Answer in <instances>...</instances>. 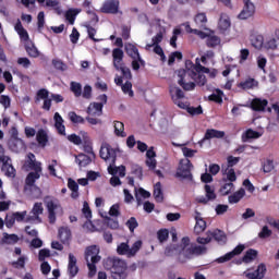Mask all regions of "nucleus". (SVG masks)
Instances as JSON below:
<instances>
[{"instance_id": "nucleus-63", "label": "nucleus", "mask_w": 279, "mask_h": 279, "mask_svg": "<svg viewBox=\"0 0 279 279\" xmlns=\"http://www.w3.org/2000/svg\"><path fill=\"white\" fill-rule=\"evenodd\" d=\"M274 169V160H266V162L263 165V171L264 173H271V170Z\"/></svg>"}, {"instance_id": "nucleus-14", "label": "nucleus", "mask_w": 279, "mask_h": 279, "mask_svg": "<svg viewBox=\"0 0 279 279\" xmlns=\"http://www.w3.org/2000/svg\"><path fill=\"white\" fill-rule=\"evenodd\" d=\"M100 158H102V160H108V158H112V165H114V162H117V150L108 144L101 146Z\"/></svg>"}, {"instance_id": "nucleus-47", "label": "nucleus", "mask_w": 279, "mask_h": 279, "mask_svg": "<svg viewBox=\"0 0 279 279\" xmlns=\"http://www.w3.org/2000/svg\"><path fill=\"white\" fill-rule=\"evenodd\" d=\"M221 44V39L218 36L215 35H208L207 36V47L215 48L217 45Z\"/></svg>"}, {"instance_id": "nucleus-34", "label": "nucleus", "mask_w": 279, "mask_h": 279, "mask_svg": "<svg viewBox=\"0 0 279 279\" xmlns=\"http://www.w3.org/2000/svg\"><path fill=\"white\" fill-rule=\"evenodd\" d=\"M51 64L56 71H60L61 73H64V71H68L69 65L62 61V59H52Z\"/></svg>"}, {"instance_id": "nucleus-40", "label": "nucleus", "mask_w": 279, "mask_h": 279, "mask_svg": "<svg viewBox=\"0 0 279 279\" xmlns=\"http://www.w3.org/2000/svg\"><path fill=\"white\" fill-rule=\"evenodd\" d=\"M196 220V225L194 227V232H196V234H201V232H204V230H206V221L199 217H195Z\"/></svg>"}, {"instance_id": "nucleus-22", "label": "nucleus", "mask_w": 279, "mask_h": 279, "mask_svg": "<svg viewBox=\"0 0 279 279\" xmlns=\"http://www.w3.org/2000/svg\"><path fill=\"white\" fill-rule=\"evenodd\" d=\"M54 128H57L59 134L61 136H66V128L64 126V120L62 119V116H60L59 112L54 113Z\"/></svg>"}, {"instance_id": "nucleus-11", "label": "nucleus", "mask_w": 279, "mask_h": 279, "mask_svg": "<svg viewBox=\"0 0 279 279\" xmlns=\"http://www.w3.org/2000/svg\"><path fill=\"white\" fill-rule=\"evenodd\" d=\"M223 136H226V132L215 129H208L205 133L204 138L198 142V145L199 147H204V143H206V141H210L211 138H223Z\"/></svg>"}, {"instance_id": "nucleus-31", "label": "nucleus", "mask_w": 279, "mask_h": 279, "mask_svg": "<svg viewBox=\"0 0 279 279\" xmlns=\"http://www.w3.org/2000/svg\"><path fill=\"white\" fill-rule=\"evenodd\" d=\"M218 27L219 29H221V32H226L227 29H230V17L228 16V14L222 13L220 15Z\"/></svg>"}, {"instance_id": "nucleus-42", "label": "nucleus", "mask_w": 279, "mask_h": 279, "mask_svg": "<svg viewBox=\"0 0 279 279\" xmlns=\"http://www.w3.org/2000/svg\"><path fill=\"white\" fill-rule=\"evenodd\" d=\"M70 90L73 92L74 97H82V84H80L77 82H71Z\"/></svg>"}, {"instance_id": "nucleus-8", "label": "nucleus", "mask_w": 279, "mask_h": 279, "mask_svg": "<svg viewBox=\"0 0 279 279\" xmlns=\"http://www.w3.org/2000/svg\"><path fill=\"white\" fill-rule=\"evenodd\" d=\"M193 169V163L189 159H181L180 165L177 171V178H182V180H193V173H191Z\"/></svg>"}, {"instance_id": "nucleus-60", "label": "nucleus", "mask_w": 279, "mask_h": 279, "mask_svg": "<svg viewBox=\"0 0 279 279\" xmlns=\"http://www.w3.org/2000/svg\"><path fill=\"white\" fill-rule=\"evenodd\" d=\"M272 232L269 229V227L264 226L262 228V231L258 233L259 239H269V236H271Z\"/></svg>"}, {"instance_id": "nucleus-21", "label": "nucleus", "mask_w": 279, "mask_h": 279, "mask_svg": "<svg viewBox=\"0 0 279 279\" xmlns=\"http://www.w3.org/2000/svg\"><path fill=\"white\" fill-rule=\"evenodd\" d=\"M87 113L92 117H101L104 114V106L102 104L92 102L87 108Z\"/></svg>"}, {"instance_id": "nucleus-37", "label": "nucleus", "mask_w": 279, "mask_h": 279, "mask_svg": "<svg viewBox=\"0 0 279 279\" xmlns=\"http://www.w3.org/2000/svg\"><path fill=\"white\" fill-rule=\"evenodd\" d=\"M37 142L41 147H46L49 142V137L47 136V132L45 130H39L36 135Z\"/></svg>"}, {"instance_id": "nucleus-28", "label": "nucleus", "mask_w": 279, "mask_h": 279, "mask_svg": "<svg viewBox=\"0 0 279 279\" xmlns=\"http://www.w3.org/2000/svg\"><path fill=\"white\" fill-rule=\"evenodd\" d=\"M15 32H17L21 40H24L25 43H29V34H27V31H25L20 20L15 24Z\"/></svg>"}, {"instance_id": "nucleus-13", "label": "nucleus", "mask_w": 279, "mask_h": 279, "mask_svg": "<svg viewBox=\"0 0 279 279\" xmlns=\"http://www.w3.org/2000/svg\"><path fill=\"white\" fill-rule=\"evenodd\" d=\"M100 12L104 14H117L119 12V0H107L102 4Z\"/></svg>"}, {"instance_id": "nucleus-48", "label": "nucleus", "mask_w": 279, "mask_h": 279, "mask_svg": "<svg viewBox=\"0 0 279 279\" xmlns=\"http://www.w3.org/2000/svg\"><path fill=\"white\" fill-rule=\"evenodd\" d=\"M223 92L221 89H216V93L209 96V101H216V104H221L223 101Z\"/></svg>"}, {"instance_id": "nucleus-26", "label": "nucleus", "mask_w": 279, "mask_h": 279, "mask_svg": "<svg viewBox=\"0 0 279 279\" xmlns=\"http://www.w3.org/2000/svg\"><path fill=\"white\" fill-rule=\"evenodd\" d=\"M58 236L61 243H69L71 241V229L69 227L59 228Z\"/></svg>"}, {"instance_id": "nucleus-54", "label": "nucleus", "mask_w": 279, "mask_h": 279, "mask_svg": "<svg viewBox=\"0 0 279 279\" xmlns=\"http://www.w3.org/2000/svg\"><path fill=\"white\" fill-rule=\"evenodd\" d=\"M77 14H80V12H77L75 10H69L65 13V19H66V21H69L70 25L75 24V17L77 16Z\"/></svg>"}, {"instance_id": "nucleus-17", "label": "nucleus", "mask_w": 279, "mask_h": 279, "mask_svg": "<svg viewBox=\"0 0 279 279\" xmlns=\"http://www.w3.org/2000/svg\"><path fill=\"white\" fill-rule=\"evenodd\" d=\"M68 271L71 278H75L80 271L77 267V258L72 253L69 254Z\"/></svg>"}, {"instance_id": "nucleus-49", "label": "nucleus", "mask_w": 279, "mask_h": 279, "mask_svg": "<svg viewBox=\"0 0 279 279\" xmlns=\"http://www.w3.org/2000/svg\"><path fill=\"white\" fill-rule=\"evenodd\" d=\"M251 45L255 47V49H260L263 47V36L262 35H253L251 37Z\"/></svg>"}, {"instance_id": "nucleus-15", "label": "nucleus", "mask_w": 279, "mask_h": 279, "mask_svg": "<svg viewBox=\"0 0 279 279\" xmlns=\"http://www.w3.org/2000/svg\"><path fill=\"white\" fill-rule=\"evenodd\" d=\"M8 145L9 149L14 154L25 151V142H23L21 138H10Z\"/></svg>"}, {"instance_id": "nucleus-7", "label": "nucleus", "mask_w": 279, "mask_h": 279, "mask_svg": "<svg viewBox=\"0 0 279 279\" xmlns=\"http://www.w3.org/2000/svg\"><path fill=\"white\" fill-rule=\"evenodd\" d=\"M179 77L178 84L183 88V90H195V83L189 82L186 83V77H192V75H197L194 71L181 69L177 72Z\"/></svg>"}, {"instance_id": "nucleus-3", "label": "nucleus", "mask_w": 279, "mask_h": 279, "mask_svg": "<svg viewBox=\"0 0 279 279\" xmlns=\"http://www.w3.org/2000/svg\"><path fill=\"white\" fill-rule=\"evenodd\" d=\"M44 204L48 210L49 223H56V216L58 213H62V205H60V201L53 196H46L44 198Z\"/></svg>"}, {"instance_id": "nucleus-39", "label": "nucleus", "mask_w": 279, "mask_h": 279, "mask_svg": "<svg viewBox=\"0 0 279 279\" xmlns=\"http://www.w3.org/2000/svg\"><path fill=\"white\" fill-rule=\"evenodd\" d=\"M239 86L240 88H243V90H250V88H256V86H258V82L254 78H248L240 83Z\"/></svg>"}, {"instance_id": "nucleus-4", "label": "nucleus", "mask_w": 279, "mask_h": 279, "mask_svg": "<svg viewBox=\"0 0 279 279\" xmlns=\"http://www.w3.org/2000/svg\"><path fill=\"white\" fill-rule=\"evenodd\" d=\"M113 66L117 71H121L123 77L132 80V72L130 68L123 64V50L121 48H114L112 51Z\"/></svg>"}, {"instance_id": "nucleus-24", "label": "nucleus", "mask_w": 279, "mask_h": 279, "mask_svg": "<svg viewBox=\"0 0 279 279\" xmlns=\"http://www.w3.org/2000/svg\"><path fill=\"white\" fill-rule=\"evenodd\" d=\"M95 160V158L87 156L85 154H78L75 156V162H77L78 167H88Z\"/></svg>"}, {"instance_id": "nucleus-44", "label": "nucleus", "mask_w": 279, "mask_h": 279, "mask_svg": "<svg viewBox=\"0 0 279 279\" xmlns=\"http://www.w3.org/2000/svg\"><path fill=\"white\" fill-rule=\"evenodd\" d=\"M258 256V251L250 248L243 257L244 263H252Z\"/></svg>"}, {"instance_id": "nucleus-38", "label": "nucleus", "mask_w": 279, "mask_h": 279, "mask_svg": "<svg viewBox=\"0 0 279 279\" xmlns=\"http://www.w3.org/2000/svg\"><path fill=\"white\" fill-rule=\"evenodd\" d=\"M2 243H5V245H14L19 243V235L3 233Z\"/></svg>"}, {"instance_id": "nucleus-18", "label": "nucleus", "mask_w": 279, "mask_h": 279, "mask_svg": "<svg viewBox=\"0 0 279 279\" xmlns=\"http://www.w3.org/2000/svg\"><path fill=\"white\" fill-rule=\"evenodd\" d=\"M268 104L269 101H267V99L254 98L251 101L250 108H252V110L255 112H265Z\"/></svg>"}, {"instance_id": "nucleus-25", "label": "nucleus", "mask_w": 279, "mask_h": 279, "mask_svg": "<svg viewBox=\"0 0 279 279\" xmlns=\"http://www.w3.org/2000/svg\"><path fill=\"white\" fill-rule=\"evenodd\" d=\"M210 236L211 239H215L217 243H220V245H226V242L228 241L226 233L219 229H216L215 231H210Z\"/></svg>"}, {"instance_id": "nucleus-55", "label": "nucleus", "mask_w": 279, "mask_h": 279, "mask_svg": "<svg viewBox=\"0 0 279 279\" xmlns=\"http://www.w3.org/2000/svg\"><path fill=\"white\" fill-rule=\"evenodd\" d=\"M121 88L125 95H129V97H134V92L132 90V83L130 81H126L125 84H122Z\"/></svg>"}, {"instance_id": "nucleus-64", "label": "nucleus", "mask_w": 279, "mask_h": 279, "mask_svg": "<svg viewBox=\"0 0 279 279\" xmlns=\"http://www.w3.org/2000/svg\"><path fill=\"white\" fill-rule=\"evenodd\" d=\"M15 221L16 220L14 218V214H8L4 219V223H5L7 228H12V226H14Z\"/></svg>"}, {"instance_id": "nucleus-57", "label": "nucleus", "mask_w": 279, "mask_h": 279, "mask_svg": "<svg viewBox=\"0 0 279 279\" xmlns=\"http://www.w3.org/2000/svg\"><path fill=\"white\" fill-rule=\"evenodd\" d=\"M37 27L38 32H43V28L45 27V12L40 11L37 15Z\"/></svg>"}, {"instance_id": "nucleus-10", "label": "nucleus", "mask_w": 279, "mask_h": 279, "mask_svg": "<svg viewBox=\"0 0 279 279\" xmlns=\"http://www.w3.org/2000/svg\"><path fill=\"white\" fill-rule=\"evenodd\" d=\"M243 10L238 15V19H240L241 21H246V19H251V16H254L256 12V7L253 4L252 0H243Z\"/></svg>"}, {"instance_id": "nucleus-6", "label": "nucleus", "mask_w": 279, "mask_h": 279, "mask_svg": "<svg viewBox=\"0 0 279 279\" xmlns=\"http://www.w3.org/2000/svg\"><path fill=\"white\" fill-rule=\"evenodd\" d=\"M0 162H2L1 171L8 175V178H14L16 175V170L12 166V159L5 156V149L0 145Z\"/></svg>"}, {"instance_id": "nucleus-32", "label": "nucleus", "mask_w": 279, "mask_h": 279, "mask_svg": "<svg viewBox=\"0 0 279 279\" xmlns=\"http://www.w3.org/2000/svg\"><path fill=\"white\" fill-rule=\"evenodd\" d=\"M108 172L110 173V175H117V173H119L120 178H125V166L117 167L111 163L108 167Z\"/></svg>"}, {"instance_id": "nucleus-51", "label": "nucleus", "mask_w": 279, "mask_h": 279, "mask_svg": "<svg viewBox=\"0 0 279 279\" xmlns=\"http://www.w3.org/2000/svg\"><path fill=\"white\" fill-rule=\"evenodd\" d=\"M225 173L227 174V179H223V182H236V173L234 172V169L227 168Z\"/></svg>"}, {"instance_id": "nucleus-59", "label": "nucleus", "mask_w": 279, "mask_h": 279, "mask_svg": "<svg viewBox=\"0 0 279 279\" xmlns=\"http://www.w3.org/2000/svg\"><path fill=\"white\" fill-rule=\"evenodd\" d=\"M69 119L72 123H84V118L77 116L74 111L69 112Z\"/></svg>"}, {"instance_id": "nucleus-29", "label": "nucleus", "mask_w": 279, "mask_h": 279, "mask_svg": "<svg viewBox=\"0 0 279 279\" xmlns=\"http://www.w3.org/2000/svg\"><path fill=\"white\" fill-rule=\"evenodd\" d=\"M153 195L159 204L165 202V194H162V184L160 182L155 184Z\"/></svg>"}, {"instance_id": "nucleus-19", "label": "nucleus", "mask_w": 279, "mask_h": 279, "mask_svg": "<svg viewBox=\"0 0 279 279\" xmlns=\"http://www.w3.org/2000/svg\"><path fill=\"white\" fill-rule=\"evenodd\" d=\"M125 51L130 58L133 60H138L140 64H145V61L142 60L141 53H138V48L132 44H126L125 45Z\"/></svg>"}, {"instance_id": "nucleus-27", "label": "nucleus", "mask_w": 279, "mask_h": 279, "mask_svg": "<svg viewBox=\"0 0 279 279\" xmlns=\"http://www.w3.org/2000/svg\"><path fill=\"white\" fill-rule=\"evenodd\" d=\"M25 51L31 58H38L40 56V51H38V48H36L32 40L25 43Z\"/></svg>"}, {"instance_id": "nucleus-9", "label": "nucleus", "mask_w": 279, "mask_h": 279, "mask_svg": "<svg viewBox=\"0 0 279 279\" xmlns=\"http://www.w3.org/2000/svg\"><path fill=\"white\" fill-rule=\"evenodd\" d=\"M28 167L34 172L27 174L25 184H36V180H40V173H43L41 163L39 161H32V163H28Z\"/></svg>"}, {"instance_id": "nucleus-62", "label": "nucleus", "mask_w": 279, "mask_h": 279, "mask_svg": "<svg viewBox=\"0 0 279 279\" xmlns=\"http://www.w3.org/2000/svg\"><path fill=\"white\" fill-rule=\"evenodd\" d=\"M205 193L208 199H217V194H215V190H213V187L208 184L205 185Z\"/></svg>"}, {"instance_id": "nucleus-43", "label": "nucleus", "mask_w": 279, "mask_h": 279, "mask_svg": "<svg viewBox=\"0 0 279 279\" xmlns=\"http://www.w3.org/2000/svg\"><path fill=\"white\" fill-rule=\"evenodd\" d=\"M233 190H234V183L228 182L221 185L220 193L221 195L226 196V195H230Z\"/></svg>"}, {"instance_id": "nucleus-36", "label": "nucleus", "mask_w": 279, "mask_h": 279, "mask_svg": "<svg viewBox=\"0 0 279 279\" xmlns=\"http://www.w3.org/2000/svg\"><path fill=\"white\" fill-rule=\"evenodd\" d=\"M194 21L201 29H206V23H208V19L206 17V13H198L194 17Z\"/></svg>"}, {"instance_id": "nucleus-33", "label": "nucleus", "mask_w": 279, "mask_h": 279, "mask_svg": "<svg viewBox=\"0 0 279 279\" xmlns=\"http://www.w3.org/2000/svg\"><path fill=\"white\" fill-rule=\"evenodd\" d=\"M68 186L70 191H72L71 197L73 199H77V197H80V192H77L80 190V185L77 184V182H75V180L73 179H69Z\"/></svg>"}, {"instance_id": "nucleus-12", "label": "nucleus", "mask_w": 279, "mask_h": 279, "mask_svg": "<svg viewBox=\"0 0 279 279\" xmlns=\"http://www.w3.org/2000/svg\"><path fill=\"white\" fill-rule=\"evenodd\" d=\"M43 213H45L43 203H35L31 216L27 217V221H38V223H41L43 219H40V215H43Z\"/></svg>"}, {"instance_id": "nucleus-2", "label": "nucleus", "mask_w": 279, "mask_h": 279, "mask_svg": "<svg viewBox=\"0 0 279 279\" xmlns=\"http://www.w3.org/2000/svg\"><path fill=\"white\" fill-rule=\"evenodd\" d=\"M85 260L87 263V267L89 269V278H93L97 274L96 264L101 260V256H99V246L92 245L88 246L85 251Z\"/></svg>"}, {"instance_id": "nucleus-20", "label": "nucleus", "mask_w": 279, "mask_h": 279, "mask_svg": "<svg viewBox=\"0 0 279 279\" xmlns=\"http://www.w3.org/2000/svg\"><path fill=\"white\" fill-rule=\"evenodd\" d=\"M266 272H267V266H265V264H259L255 271L246 274V278L264 279Z\"/></svg>"}, {"instance_id": "nucleus-46", "label": "nucleus", "mask_w": 279, "mask_h": 279, "mask_svg": "<svg viewBox=\"0 0 279 279\" xmlns=\"http://www.w3.org/2000/svg\"><path fill=\"white\" fill-rule=\"evenodd\" d=\"M117 252L120 254V256H130V245H128L125 242H122L120 245H118Z\"/></svg>"}, {"instance_id": "nucleus-58", "label": "nucleus", "mask_w": 279, "mask_h": 279, "mask_svg": "<svg viewBox=\"0 0 279 279\" xmlns=\"http://www.w3.org/2000/svg\"><path fill=\"white\" fill-rule=\"evenodd\" d=\"M157 236L160 243H165L167 239H169V230L167 229H161L157 232Z\"/></svg>"}, {"instance_id": "nucleus-30", "label": "nucleus", "mask_w": 279, "mask_h": 279, "mask_svg": "<svg viewBox=\"0 0 279 279\" xmlns=\"http://www.w3.org/2000/svg\"><path fill=\"white\" fill-rule=\"evenodd\" d=\"M245 197V189L241 187L238 192L229 196V204H239Z\"/></svg>"}, {"instance_id": "nucleus-41", "label": "nucleus", "mask_w": 279, "mask_h": 279, "mask_svg": "<svg viewBox=\"0 0 279 279\" xmlns=\"http://www.w3.org/2000/svg\"><path fill=\"white\" fill-rule=\"evenodd\" d=\"M141 247H143V241L141 240H137L136 242H134L132 247L129 246V257L136 256Z\"/></svg>"}, {"instance_id": "nucleus-16", "label": "nucleus", "mask_w": 279, "mask_h": 279, "mask_svg": "<svg viewBox=\"0 0 279 279\" xmlns=\"http://www.w3.org/2000/svg\"><path fill=\"white\" fill-rule=\"evenodd\" d=\"M245 250V245L239 244L233 251L227 253L225 256H221L216 259V263H228V260H232L233 256H239Z\"/></svg>"}, {"instance_id": "nucleus-35", "label": "nucleus", "mask_w": 279, "mask_h": 279, "mask_svg": "<svg viewBox=\"0 0 279 279\" xmlns=\"http://www.w3.org/2000/svg\"><path fill=\"white\" fill-rule=\"evenodd\" d=\"M263 136V133L256 132L252 129L246 130V132L242 135V141L245 143L246 141H250V138H260Z\"/></svg>"}, {"instance_id": "nucleus-1", "label": "nucleus", "mask_w": 279, "mask_h": 279, "mask_svg": "<svg viewBox=\"0 0 279 279\" xmlns=\"http://www.w3.org/2000/svg\"><path fill=\"white\" fill-rule=\"evenodd\" d=\"M206 252H208L206 246H199L192 243L190 236L182 238L180 244H170L165 250L166 256H175V254H180L187 260L195 258V256H202L206 254Z\"/></svg>"}, {"instance_id": "nucleus-45", "label": "nucleus", "mask_w": 279, "mask_h": 279, "mask_svg": "<svg viewBox=\"0 0 279 279\" xmlns=\"http://www.w3.org/2000/svg\"><path fill=\"white\" fill-rule=\"evenodd\" d=\"M125 125L123 124V122L120 121H116L114 122V134L117 136H122V138H125V132H123Z\"/></svg>"}, {"instance_id": "nucleus-50", "label": "nucleus", "mask_w": 279, "mask_h": 279, "mask_svg": "<svg viewBox=\"0 0 279 279\" xmlns=\"http://www.w3.org/2000/svg\"><path fill=\"white\" fill-rule=\"evenodd\" d=\"M170 95L174 96V99H184V92L180 87H171Z\"/></svg>"}, {"instance_id": "nucleus-53", "label": "nucleus", "mask_w": 279, "mask_h": 279, "mask_svg": "<svg viewBox=\"0 0 279 279\" xmlns=\"http://www.w3.org/2000/svg\"><path fill=\"white\" fill-rule=\"evenodd\" d=\"M153 43L146 45V50L151 49V47H155L157 45H160L162 43V33H158L155 37H153Z\"/></svg>"}, {"instance_id": "nucleus-56", "label": "nucleus", "mask_w": 279, "mask_h": 279, "mask_svg": "<svg viewBox=\"0 0 279 279\" xmlns=\"http://www.w3.org/2000/svg\"><path fill=\"white\" fill-rule=\"evenodd\" d=\"M106 225L111 230H118V228H119V220L118 219H112L110 217H106Z\"/></svg>"}, {"instance_id": "nucleus-52", "label": "nucleus", "mask_w": 279, "mask_h": 279, "mask_svg": "<svg viewBox=\"0 0 279 279\" xmlns=\"http://www.w3.org/2000/svg\"><path fill=\"white\" fill-rule=\"evenodd\" d=\"M40 99H44V101L46 99H49V90H47L45 88L44 89H39L37 92V97L35 99V104H40Z\"/></svg>"}, {"instance_id": "nucleus-5", "label": "nucleus", "mask_w": 279, "mask_h": 279, "mask_svg": "<svg viewBox=\"0 0 279 279\" xmlns=\"http://www.w3.org/2000/svg\"><path fill=\"white\" fill-rule=\"evenodd\" d=\"M128 269V264H125V260L121 258H113L111 259V277L113 279H125L128 278V274H125V270Z\"/></svg>"}, {"instance_id": "nucleus-61", "label": "nucleus", "mask_w": 279, "mask_h": 279, "mask_svg": "<svg viewBox=\"0 0 279 279\" xmlns=\"http://www.w3.org/2000/svg\"><path fill=\"white\" fill-rule=\"evenodd\" d=\"M126 226H128L130 232H134V230H136V228H138V221H136V218L131 217V218L126 221Z\"/></svg>"}, {"instance_id": "nucleus-23", "label": "nucleus", "mask_w": 279, "mask_h": 279, "mask_svg": "<svg viewBox=\"0 0 279 279\" xmlns=\"http://www.w3.org/2000/svg\"><path fill=\"white\" fill-rule=\"evenodd\" d=\"M25 191L34 199H39L40 195H43V191H40V187L36 186L35 183L33 184L26 183Z\"/></svg>"}]
</instances>
